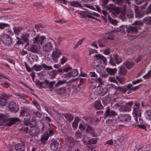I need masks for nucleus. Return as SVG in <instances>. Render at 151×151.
Segmentation results:
<instances>
[{
  "label": "nucleus",
  "instance_id": "obj_36",
  "mask_svg": "<svg viewBox=\"0 0 151 151\" xmlns=\"http://www.w3.org/2000/svg\"><path fill=\"white\" fill-rule=\"evenodd\" d=\"M66 92V88L65 87L60 88L56 90V92L57 94L61 95L65 93Z\"/></svg>",
  "mask_w": 151,
  "mask_h": 151
},
{
  "label": "nucleus",
  "instance_id": "obj_25",
  "mask_svg": "<svg viewBox=\"0 0 151 151\" xmlns=\"http://www.w3.org/2000/svg\"><path fill=\"white\" fill-rule=\"evenodd\" d=\"M28 49L29 51L34 53H37L39 51V48L37 47V45L34 44L31 45Z\"/></svg>",
  "mask_w": 151,
  "mask_h": 151
},
{
  "label": "nucleus",
  "instance_id": "obj_6",
  "mask_svg": "<svg viewBox=\"0 0 151 151\" xmlns=\"http://www.w3.org/2000/svg\"><path fill=\"white\" fill-rule=\"evenodd\" d=\"M101 3L100 5L103 7V9L104 8H106L111 12L116 7L115 6L112 4L106 6V5L109 2V0H101Z\"/></svg>",
  "mask_w": 151,
  "mask_h": 151
},
{
  "label": "nucleus",
  "instance_id": "obj_1",
  "mask_svg": "<svg viewBox=\"0 0 151 151\" xmlns=\"http://www.w3.org/2000/svg\"><path fill=\"white\" fill-rule=\"evenodd\" d=\"M132 26H124V30L127 33H137L138 32V29H140V27L143 26V23L142 21L136 20L132 24Z\"/></svg>",
  "mask_w": 151,
  "mask_h": 151
},
{
  "label": "nucleus",
  "instance_id": "obj_8",
  "mask_svg": "<svg viewBox=\"0 0 151 151\" xmlns=\"http://www.w3.org/2000/svg\"><path fill=\"white\" fill-rule=\"evenodd\" d=\"M1 40L6 45L9 46L12 42V40L10 36L7 35H4L1 37Z\"/></svg>",
  "mask_w": 151,
  "mask_h": 151
},
{
  "label": "nucleus",
  "instance_id": "obj_51",
  "mask_svg": "<svg viewBox=\"0 0 151 151\" xmlns=\"http://www.w3.org/2000/svg\"><path fill=\"white\" fill-rule=\"evenodd\" d=\"M97 138H92L89 140L88 143L89 145L95 144L97 143Z\"/></svg>",
  "mask_w": 151,
  "mask_h": 151
},
{
  "label": "nucleus",
  "instance_id": "obj_27",
  "mask_svg": "<svg viewBox=\"0 0 151 151\" xmlns=\"http://www.w3.org/2000/svg\"><path fill=\"white\" fill-rule=\"evenodd\" d=\"M135 1L137 4H140L142 3H144V4L142 5L141 7H140L142 10L144 9L147 5V2L145 0H135Z\"/></svg>",
  "mask_w": 151,
  "mask_h": 151
},
{
  "label": "nucleus",
  "instance_id": "obj_28",
  "mask_svg": "<svg viewBox=\"0 0 151 151\" xmlns=\"http://www.w3.org/2000/svg\"><path fill=\"white\" fill-rule=\"evenodd\" d=\"M29 37V34L26 33H24L21 36V38L22 40L27 43V45H29V40L28 38Z\"/></svg>",
  "mask_w": 151,
  "mask_h": 151
},
{
  "label": "nucleus",
  "instance_id": "obj_2",
  "mask_svg": "<svg viewBox=\"0 0 151 151\" xmlns=\"http://www.w3.org/2000/svg\"><path fill=\"white\" fill-rule=\"evenodd\" d=\"M122 62L121 56L116 53H114L110 55L109 64L112 66H116V64H119Z\"/></svg>",
  "mask_w": 151,
  "mask_h": 151
},
{
  "label": "nucleus",
  "instance_id": "obj_58",
  "mask_svg": "<svg viewBox=\"0 0 151 151\" xmlns=\"http://www.w3.org/2000/svg\"><path fill=\"white\" fill-rule=\"evenodd\" d=\"M49 137V136L47 135H43V136H42L41 137L40 141L47 140L48 139Z\"/></svg>",
  "mask_w": 151,
  "mask_h": 151
},
{
  "label": "nucleus",
  "instance_id": "obj_39",
  "mask_svg": "<svg viewBox=\"0 0 151 151\" xmlns=\"http://www.w3.org/2000/svg\"><path fill=\"white\" fill-rule=\"evenodd\" d=\"M143 22L147 25L151 24V17H145L143 19Z\"/></svg>",
  "mask_w": 151,
  "mask_h": 151
},
{
  "label": "nucleus",
  "instance_id": "obj_23",
  "mask_svg": "<svg viewBox=\"0 0 151 151\" xmlns=\"http://www.w3.org/2000/svg\"><path fill=\"white\" fill-rule=\"evenodd\" d=\"M94 107L96 110L102 109H103L104 108L99 100H97L95 102Z\"/></svg>",
  "mask_w": 151,
  "mask_h": 151
},
{
  "label": "nucleus",
  "instance_id": "obj_22",
  "mask_svg": "<svg viewBox=\"0 0 151 151\" xmlns=\"http://www.w3.org/2000/svg\"><path fill=\"white\" fill-rule=\"evenodd\" d=\"M52 44L50 42L46 43L43 47V50L46 52H48L52 49Z\"/></svg>",
  "mask_w": 151,
  "mask_h": 151
},
{
  "label": "nucleus",
  "instance_id": "obj_21",
  "mask_svg": "<svg viewBox=\"0 0 151 151\" xmlns=\"http://www.w3.org/2000/svg\"><path fill=\"white\" fill-rule=\"evenodd\" d=\"M78 73V70L77 69H73L71 72H70L64 75V76L65 78L68 77H75L77 76Z\"/></svg>",
  "mask_w": 151,
  "mask_h": 151
},
{
  "label": "nucleus",
  "instance_id": "obj_17",
  "mask_svg": "<svg viewBox=\"0 0 151 151\" xmlns=\"http://www.w3.org/2000/svg\"><path fill=\"white\" fill-rule=\"evenodd\" d=\"M124 103L122 99L118 97L114 99L113 101V104L116 108H119Z\"/></svg>",
  "mask_w": 151,
  "mask_h": 151
},
{
  "label": "nucleus",
  "instance_id": "obj_14",
  "mask_svg": "<svg viewBox=\"0 0 151 151\" xmlns=\"http://www.w3.org/2000/svg\"><path fill=\"white\" fill-rule=\"evenodd\" d=\"M20 119L17 117H12L7 118L6 125L7 126H11L17 122H19Z\"/></svg>",
  "mask_w": 151,
  "mask_h": 151
},
{
  "label": "nucleus",
  "instance_id": "obj_60",
  "mask_svg": "<svg viewBox=\"0 0 151 151\" xmlns=\"http://www.w3.org/2000/svg\"><path fill=\"white\" fill-rule=\"evenodd\" d=\"M114 35L112 34H110L108 36L106 37H105L106 40H113L114 39Z\"/></svg>",
  "mask_w": 151,
  "mask_h": 151
},
{
  "label": "nucleus",
  "instance_id": "obj_32",
  "mask_svg": "<svg viewBox=\"0 0 151 151\" xmlns=\"http://www.w3.org/2000/svg\"><path fill=\"white\" fill-rule=\"evenodd\" d=\"M126 12L124 10H122L120 13L119 17L122 21H124L126 20Z\"/></svg>",
  "mask_w": 151,
  "mask_h": 151
},
{
  "label": "nucleus",
  "instance_id": "obj_64",
  "mask_svg": "<svg viewBox=\"0 0 151 151\" xmlns=\"http://www.w3.org/2000/svg\"><path fill=\"white\" fill-rule=\"evenodd\" d=\"M103 100L104 102H106L108 103H110L111 100L110 97L109 96L105 97Z\"/></svg>",
  "mask_w": 151,
  "mask_h": 151
},
{
  "label": "nucleus",
  "instance_id": "obj_49",
  "mask_svg": "<svg viewBox=\"0 0 151 151\" xmlns=\"http://www.w3.org/2000/svg\"><path fill=\"white\" fill-rule=\"evenodd\" d=\"M48 124L49 125V133L47 134V135L49 136H51L52 135H53L54 134V129L52 128H51L50 127V123H48Z\"/></svg>",
  "mask_w": 151,
  "mask_h": 151
},
{
  "label": "nucleus",
  "instance_id": "obj_20",
  "mask_svg": "<svg viewBox=\"0 0 151 151\" xmlns=\"http://www.w3.org/2000/svg\"><path fill=\"white\" fill-rule=\"evenodd\" d=\"M124 137L122 135H120L117 137V139L115 140V144L119 145H121L124 143Z\"/></svg>",
  "mask_w": 151,
  "mask_h": 151
},
{
  "label": "nucleus",
  "instance_id": "obj_53",
  "mask_svg": "<svg viewBox=\"0 0 151 151\" xmlns=\"http://www.w3.org/2000/svg\"><path fill=\"white\" fill-rule=\"evenodd\" d=\"M9 26V24L4 23H0V29H3L5 27Z\"/></svg>",
  "mask_w": 151,
  "mask_h": 151
},
{
  "label": "nucleus",
  "instance_id": "obj_11",
  "mask_svg": "<svg viewBox=\"0 0 151 151\" xmlns=\"http://www.w3.org/2000/svg\"><path fill=\"white\" fill-rule=\"evenodd\" d=\"M8 107L10 111L14 113H17L19 110L18 106L14 101L11 102L9 103Z\"/></svg>",
  "mask_w": 151,
  "mask_h": 151
},
{
  "label": "nucleus",
  "instance_id": "obj_37",
  "mask_svg": "<svg viewBox=\"0 0 151 151\" xmlns=\"http://www.w3.org/2000/svg\"><path fill=\"white\" fill-rule=\"evenodd\" d=\"M127 73L126 69L123 67H120L119 70V76H125Z\"/></svg>",
  "mask_w": 151,
  "mask_h": 151
},
{
  "label": "nucleus",
  "instance_id": "obj_40",
  "mask_svg": "<svg viewBox=\"0 0 151 151\" xmlns=\"http://www.w3.org/2000/svg\"><path fill=\"white\" fill-rule=\"evenodd\" d=\"M145 117L147 120L151 121V110L147 111L145 113Z\"/></svg>",
  "mask_w": 151,
  "mask_h": 151
},
{
  "label": "nucleus",
  "instance_id": "obj_33",
  "mask_svg": "<svg viewBox=\"0 0 151 151\" xmlns=\"http://www.w3.org/2000/svg\"><path fill=\"white\" fill-rule=\"evenodd\" d=\"M94 57H96L97 60H102L104 63H105L106 61L107 60L106 58L100 54L96 55L94 56Z\"/></svg>",
  "mask_w": 151,
  "mask_h": 151
},
{
  "label": "nucleus",
  "instance_id": "obj_34",
  "mask_svg": "<svg viewBox=\"0 0 151 151\" xmlns=\"http://www.w3.org/2000/svg\"><path fill=\"white\" fill-rule=\"evenodd\" d=\"M124 64L126 66L127 68L129 69H131L134 65V63L133 62L126 61L124 63Z\"/></svg>",
  "mask_w": 151,
  "mask_h": 151
},
{
  "label": "nucleus",
  "instance_id": "obj_45",
  "mask_svg": "<svg viewBox=\"0 0 151 151\" xmlns=\"http://www.w3.org/2000/svg\"><path fill=\"white\" fill-rule=\"evenodd\" d=\"M113 1H115L116 4H119L124 3L129 4V0H112Z\"/></svg>",
  "mask_w": 151,
  "mask_h": 151
},
{
  "label": "nucleus",
  "instance_id": "obj_26",
  "mask_svg": "<svg viewBox=\"0 0 151 151\" xmlns=\"http://www.w3.org/2000/svg\"><path fill=\"white\" fill-rule=\"evenodd\" d=\"M6 97L4 95L0 96V105L2 106H5L7 103Z\"/></svg>",
  "mask_w": 151,
  "mask_h": 151
},
{
  "label": "nucleus",
  "instance_id": "obj_19",
  "mask_svg": "<svg viewBox=\"0 0 151 151\" xmlns=\"http://www.w3.org/2000/svg\"><path fill=\"white\" fill-rule=\"evenodd\" d=\"M45 83L46 85H48L49 83V81L47 79H45L43 82H41L39 80H38L35 83L36 85L39 88L42 89L43 88H45L46 86H43V83Z\"/></svg>",
  "mask_w": 151,
  "mask_h": 151
},
{
  "label": "nucleus",
  "instance_id": "obj_54",
  "mask_svg": "<svg viewBox=\"0 0 151 151\" xmlns=\"http://www.w3.org/2000/svg\"><path fill=\"white\" fill-rule=\"evenodd\" d=\"M55 81H49V83L48 85H47L48 86V87L50 89H53V86L55 83Z\"/></svg>",
  "mask_w": 151,
  "mask_h": 151
},
{
  "label": "nucleus",
  "instance_id": "obj_62",
  "mask_svg": "<svg viewBox=\"0 0 151 151\" xmlns=\"http://www.w3.org/2000/svg\"><path fill=\"white\" fill-rule=\"evenodd\" d=\"M98 51L97 50L92 49H90L89 50V54L90 55L94 53H97Z\"/></svg>",
  "mask_w": 151,
  "mask_h": 151
},
{
  "label": "nucleus",
  "instance_id": "obj_44",
  "mask_svg": "<svg viewBox=\"0 0 151 151\" xmlns=\"http://www.w3.org/2000/svg\"><path fill=\"white\" fill-rule=\"evenodd\" d=\"M58 73L57 71L55 70H53L52 71H51L49 74V76L50 78L51 79H52L55 78L56 74Z\"/></svg>",
  "mask_w": 151,
  "mask_h": 151
},
{
  "label": "nucleus",
  "instance_id": "obj_52",
  "mask_svg": "<svg viewBox=\"0 0 151 151\" xmlns=\"http://www.w3.org/2000/svg\"><path fill=\"white\" fill-rule=\"evenodd\" d=\"M111 13L113 14L116 15L120 13V11L119 8L116 6Z\"/></svg>",
  "mask_w": 151,
  "mask_h": 151
},
{
  "label": "nucleus",
  "instance_id": "obj_12",
  "mask_svg": "<svg viewBox=\"0 0 151 151\" xmlns=\"http://www.w3.org/2000/svg\"><path fill=\"white\" fill-rule=\"evenodd\" d=\"M117 115V113L115 111L111 110L110 107L107 106L106 108V111L104 115V118H106L108 116L113 117Z\"/></svg>",
  "mask_w": 151,
  "mask_h": 151
},
{
  "label": "nucleus",
  "instance_id": "obj_50",
  "mask_svg": "<svg viewBox=\"0 0 151 151\" xmlns=\"http://www.w3.org/2000/svg\"><path fill=\"white\" fill-rule=\"evenodd\" d=\"M65 141L68 143H73L74 141V139L71 137H68L65 138Z\"/></svg>",
  "mask_w": 151,
  "mask_h": 151
},
{
  "label": "nucleus",
  "instance_id": "obj_10",
  "mask_svg": "<svg viewBox=\"0 0 151 151\" xmlns=\"http://www.w3.org/2000/svg\"><path fill=\"white\" fill-rule=\"evenodd\" d=\"M61 52L58 49H55L52 52V59L55 63H56L58 62V59L61 55Z\"/></svg>",
  "mask_w": 151,
  "mask_h": 151
},
{
  "label": "nucleus",
  "instance_id": "obj_16",
  "mask_svg": "<svg viewBox=\"0 0 151 151\" xmlns=\"http://www.w3.org/2000/svg\"><path fill=\"white\" fill-rule=\"evenodd\" d=\"M86 131L87 134H89L90 136L93 137H96L97 134H95L94 130L90 125H87V127Z\"/></svg>",
  "mask_w": 151,
  "mask_h": 151
},
{
  "label": "nucleus",
  "instance_id": "obj_7",
  "mask_svg": "<svg viewBox=\"0 0 151 151\" xmlns=\"http://www.w3.org/2000/svg\"><path fill=\"white\" fill-rule=\"evenodd\" d=\"M43 68L46 70H51L53 69L51 66L47 65L45 64H42L40 65L35 64L32 67V69L36 71H38L41 70Z\"/></svg>",
  "mask_w": 151,
  "mask_h": 151
},
{
  "label": "nucleus",
  "instance_id": "obj_46",
  "mask_svg": "<svg viewBox=\"0 0 151 151\" xmlns=\"http://www.w3.org/2000/svg\"><path fill=\"white\" fill-rule=\"evenodd\" d=\"M119 76H117L116 78L117 81H119V83L121 84L124 83L125 78L123 77H122Z\"/></svg>",
  "mask_w": 151,
  "mask_h": 151
},
{
  "label": "nucleus",
  "instance_id": "obj_63",
  "mask_svg": "<svg viewBox=\"0 0 151 151\" xmlns=\"http://www.w3.org/2000/svg\"><path fill=\"white\" fill-rule=\"evenodd\" d=\"M146 12L147 13H150L151 15V4L147 8Z\"/></svg>",
  "mask_w": 151,
  "mask_h": 151
},
{
  "label": "nucleus",
  "instance_id": "obj_3",
  "mask_svg": "<svg viewBox=\"0 0 151 151\" xmlns=\"http://www.w3.org/2000/svg\"><path fill=\"white\" fill-rule=\"evenodd\" d=\"M50 147L51 149L54 151L59 150L62 147L60 139H58L56 140H53L51 144Z\"/></svg>",
  "mask_w": 151,
  "mask_h": 151
},
{
  "label": "nucleus",
  "instance_id": "obj_56",
  "mask_svg": "<svg viewBox=\"0 0 151 151\" xmlns=\"http://www.w3.org/2000/svg\"><path fill=\"white\" fill-rule=\"evenodd\" d=\"M127 16L129 19H131L133 17V13L129 11L127 13Z\"/></svg>",
  "mask_w": 151,
  "mask_h": 151
},
{
  "label": "nucleus",
  "instance_id": "obj_15",
  "mask_svg": "<svg viewBox=\"0 0 151 151\" xmlns=\"http://www.w3.org/2000/svg\"><path fill=\"white\" fill-rule=\"evenodd\" d=\"M119 120L121 122L130 121L131 117L129 114H120L118 117Z\"/></svg>",
  "mask_w": 151,
  "mask_h": 151
},
{
  "label": "nucleus",
  "instance_id": "obj_41",
  "mask_svg": "<svg viewBox=\"0 0 151 151\" xmlns=\"http://www.w3.org/2000/svg\"><path fill=\"white\" fill-rule=\"evenodd\" d=\"M115 88L116 91L121 92L123 93H125L127 91V89L124 87H116Z\"/></svg>",
  "mask_w": 151,
  "mask_h": 151
},
{
  "label": "nucleus",
  "instance_id": "obj_61",
  "mask_svg": "<svg viewBox=\"0 0 151 151\" xmlns=\"http://www.w3.org/2000/svg\"><path fill=\"white\" fill-rule=\"evenodd\" d=\"M83 5L84 6H85L86 7H87V8H90V9H93L94 8V7L93 6H91L90 5L88 4H83Z\"/></svg>",
  "mask_w": 151,
  "mask_h": 151
},
{
  "label": "nucleus",
  "instance_id": "obj_24",
  "mask_svg": "<svg viewBox=\"0 0 151 151\" xmlns=\"http://www.w3.org/2000/svg\"><path fill=\"white\" fill-rule=\"evenodd\" d=\"M40 132L39 127L37 126L36 128L32 129V136L33 137H37V136L40 133Z\"/></svg>",
  "mask_w": 151,
  "mask_h": 151
},
{
  "label": "nucleus",
  "instance_id": "obj_5",
  "mask_svg": "<svg viewBox=\"0 0 151 151\" xmlns=\"http://www.w3.org/2000/svg\"><path fill=\"white\" fill-rule=\"evenodd\" d=\"M140 103L138 101H135L134 105L133 107V112L135 116L140 117L141 115V109L140 108Z\"/></svg>",
  "mask_w": 151,
  "mask_h": 151
},
{
  "label": "nucleus",
  "instance_id": "obj_47",
  "mask_svg": "<svg viewBox=\"0 0 151 151\" xmlns=\"http://www.w3.org/2000/svg\"><path fill=\"white\" fill-rule=\"evenodd\" d=\"M106 41L104 39H102L100 41L99 46L101 47H104L106 46Z\"/></svg>",
  "mask_w": 151,
  "mask_h": 151
},
{
  "label": "nucleus",
  "instance_id": "obj_57",
  "mask_svg": "<svg viewBox=\"0 0 151 151\" xmlns=\"http://www.w3.org/2000/svg\"><path fill=\"white\" fill-rule=\"evenodd\" d=\"M75 135L77 139H80L82 137L81 133L80 132H75Z\"/></svg>",
  "mask_w": 151,
  "mask_h": 151
},
{
  "label": "nucleus",
  "instance_id": "obj_31",
  "mask_svg": "<svg viewBox=\"0 0 151 151\" xmlns=\"http://www.w3.org/2000/svg\"><path fill=\"white\" fill-rule=\"evenodd\" d=\"M62 114L63 116L69 122H71L73 119V115L70 113H64Z\"/></svg>",
  "mask_w": 151,
  "mask_h": 151
},
{
  "label": "nucleus",
  "instance_id": "obj_43",
  "mask_svg": "<svg viewBox=\"0 0 151 151\" xmlns=\"http://www.w3.org/2000/svg\"><path fill=\"white\" fill-rule=\"evenodd\" d=\"M37 122L35 119L34 118H32L31 122H29V127L32 128L35 127L37 125Z\"/></svg>",
  "mask_w": 151,
  "mask_h": 151
},
{
  "label": "nucleus",
  "instance_id": "obj_55",
  "mask_svg": "<svg viewBox=\"0 0 151 151\" xmlns=\"http://www.w3.org/2000/svg\"><path fill=\"white\" fill-rule=\"evenodd\" d=\"M151 76V70H149L147 73L146 74L145 76H143V78L145 79H147L148 78Z\"/></svg>",
  "mask_w": 151,
  "mask_h": 151
},
{
  "label": "nucleus",
  "instance_id": "obj_29",
  "mask_svg": "<svg viewBox=\"0 0 151 151\" xmlns=\"http://www.w3.org/2000/svg\"><path fill=\"white\" fill-rule=\"evenodd\" d=\"M7 118L6 115L0 114V125H2L4 123H6Z\"/></svg>",
  "mask_w": 151,
  "mask_h": 151
},
{
  "label": "nucleus",
  "instance_id": "obj_4",
  "mask_svg": "<svg viewBox=\"0 0 151 151\" xmlns=\"http://www.w3.org/2000/svg\"><path fill=\"white\" fill-rule=\"evenodd\" d=\"M20 111V116H23V121L24 125L29 126V124L30 118V115L25 110H21Z\"/></svg>",
  "mask_w": 151,
  "mask_h": 151
},
{
  "label": "nucleus",
  "instance_id": "obj_42",
  "mask_svg": "<svg viewBox=\"0 0 151 151\" xmlns=\"http://www.w3.org/2000/svg\"><path fill=\"white\" fill-rule=\"evenodd\" d=\"M23 29V27H14L13 29L14 33L17 35H18L19 32Z\"/></svg>",
  "mask_w": 151,
  "mask_h": 151
},
{
  "label": "nucleus",
  "instance_id": "obj_35",
  "mask_svg": "<svg viewBox=\"0 0 151 151\" xmlns=\"http://www.w3.org/2000/svg\"><path fill=\"white\" fill-rule=\"evenodd\" d=\"M106 70L109 74L113 75L116 73L117 70L116 68H107Z\"/></svg>",
  "mask_w": 151,
  "mask_h": 151
},
{
  "label": "nucleus",
  "instance_id": "obj_59",
  "mask_svg": "<svg viewBox=\"0 0 151 151\" xmlns=\"http://www.w3.org/2000/svg\"><path fill=\"white\" fill-rule=\"evenodd\" d=\"M67 59L66 57L64 56L63 57L61 60V64H63L67 61Z\"/></svg>",
  "mask_w": 151,
  "mask_h": 151
},
{
  "label": "nucleus",
  "instance_id": "obj_9",
  "mask_svg": "<svg viewBox=\"0 0 151 151\" xmlns=\"http://www.w3.org/2000/svg\"><path fill=\"white\" fill-rule=\"evenodd\" d=\"M134 103L132 101L126 103L124 106H121L119 109V110L122 112H127L131 110V106L133 105Z\"/></svg>",
  "mask_w": 151,
  "mask_h": 151
},
{
  "label": "nucleus",
  "instance_id": "obj_30",
  "mask_svg": "<svg viewBox=\"0 0 151 151\" xmlns=\"http://www.w3.org/2000/svg\"><path fill=\"white\" fill-rule=\"evenodd\" d=\"M15 148L17 151H24L25 147L23 144L19 143L16 145Z\"/></svg>",
  "mask_w": 151,
  "mask_h": 151
},
{
  "label": "nucleus",
  "instance_id": "obj_18",
  "mask_svg": "<svg viewBox=\"0 0 151 151\" xmlns=\"http://www.w3.org/2000/svg\"><path fill=\"white\" fill-rule=\"evenodd\" d=\"M68 4L69 5L73 7H79L82 9H85L83 8L81 4L78 1H69L68 2Z\"/></svg>",
  "mask_w": 151,
  "mask_h": 151
},
{
  "label": "nucleus",
  "instance_id": "obj_38",
  "mask_svg": "<svg viewBox=\"0 0 151 151\" xmlns=\"http://www.w3.org/2000/svg\"><path fill=\"white\" fill-rule=\"evenodd\" d=\"M108 19L109 22L114 25H116L118 23L117 20L113 19L110 17L109 14H108Z\"/></svg>",
  "mask_w": 151,
  "mask_h": 151
},
{
  "label": "nucleus",
  "instance_id": "obj_13",
  "mask_svg": "<svg viewBox=\"0 0 151 151\" xmlns=\"http://www.w3.org/2000/svg\"><path fill=\"white\" fill-rule=\"evenodd\" d=\"M45 39V38L44 36H40L38 35L34 38L33 40V44L36 45H41Z\"/></svg>",
  "mask_w": 151,
  "mask_h": 151
},
{
  "label": "nucleus",
  "instance_id": "obj_48",
  "mask_svg": "<svg viewBox=\"0 0 151 151\" xmlns=\"http://www.w3.org/2000/svg\"><path fill=\"white\" fill-rule=\"evenodd\" d=\"M66 83V81L65 80H59L57 83L55 84V87H58L60 85L65 83Z\"/></svg>",
  "mask_w": 151,
  "mask_h": 151
}]
</instances>
